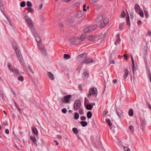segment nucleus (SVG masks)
<instances>
[{"instance_id":"nucleus-17","label":"nucleus","mask_w":151,"mask_h":151,"mask_svg":"<svg viewBox=\"0 0 151 151\" xmlns=\"http://www.w3.org/2000/svg\"><path fill=\"white\" fill-rule=\"evenodd\" d=\"M131 58L132 62V71L133 73H134V71L136 70V68H134V62L133 58L132 55H131Z\"/></svg>"},{"instance_id":"nucleus-61","label":"nucleus","mask_w":151,"mask_h":151,"mask_svg":"<svg viewBox=\"0 0 151 151\" xmlns=\"http://www.w3.org/2000/svg\"><path fill=\"white\" fill-rule=\"evenodd\" d=\"M130 18L132 19H133L134 18V14L133 13H130Z\"/></svg>"},{"instance_id":"nucleus-34","label":"nucleus","mask_w":151,"mask_h":151,"mask_svg":"<svg viewBox=\"0 0 151 151\" xmlns=\"http://www.w3.org/2000/svg\"><path fill=\"white\" fill-rule=\"evenodd\" d=\"M126 21L127 25L129 26H130V24L129 21V16L127 18Z\"/></svg>"},{"instance_id":"nucleus-62","label":"nucleus","mask_w":151,"mask_h":151,"mask_svg":"<svg viewBox=\"0 0 151 151\" xmlns=\"http://www.w3.org/2000/svg\"><path fill=\"white\" fill-rule=\"evenodd\" d=\"M78 88L80 90H81V91L82 90V87L81 84H79L78 86Z\"/></svg>"},{"instance_id":"nucleus-10","label":"nucleus","mask_w":151,"mask_h":151,"mask_svg":"<svg viewBox=\"0 0 151 151\" xmlns=\"http://www.w3.org/2000/svg\"><path fill=\"white\" fill-rule=\"evenodd\" d=\"M84 12L83 11L78 12L76 14V17L78 18H80L82 17L84 15Z\"/></svg>"},{"instance_id":"nucleus-49","label":"nucleus","mask_w":151,"mask_h":151,"mask_svg":"<svg viewBox=\"0 0 151 151\" xmlns=\"http://www.w3.org/2000/svg\"><path fill=\"white\" fill-rule=\"evenodd\" d=\"M64 114H65L67 112V110L65 108H63L61 111Z\"/></svg>"},{"instance_id":"nucleus-46","label":"nucleus","mask_w":151,"mask_h":151,"mask_svg":"<svg viewBox=\"0 0 151 151\" xmlns=\"http://www.w3.org/2000/svg\"><path fill=\"white\" fill-rule=\"evenodd\" d=\"M88 40L90 41H93L94 40V38L93 36H91L88 37Z\"/></svg>"},{"instance_id":"nucleus-25","label":"nucleus","mask_w":151,"mask_h":151,"mask_svg":"<svg viewBox=\"0 0 151 151\" xmlns=\"http://www.w3.org/2000/svg\"><path fill=\"white\" fill-rule=\"evenodd\" d=\"M92 116V113L91 111H88L87 112V117L90 119L91 118Z\"/></svg>"},{"instance_id":"nucleus-9","label":"nucleus","mask_w":151,"mask_h":151,"mask_svg":"<svg viewBox=\"0 0 151 151\" xmlns=\"http://www.w3.org/2000/svg\"><path fill=\"white\" fill-rule=\"evenodd\" d=\"M87 57V55L86 53H84L78 55L77 56V58L79 61H81L84 60Z\"/></svg>"},{"instance_id":"nucleus-33","label":"nucleus","mask_w":151,"mask_h":151,"mask_svg":"<svg viewBox=\"0 0 151 151\" xmlns=\"http://www.w3.org/2000/svg\"><path fill=\"white\" fill-rule=\"evenodd\" d=\"M44 0H41V3L40 4V6H39V9H41L43 6V4H44Z\"/></svg>"},{"instance_id":"nucleus-60","label":"nucleus","mask_w":151,"mask_h":151,"mask_svg":"<svg viewBox=\"0 0 151 151\" xmlns=\"http://www.w3.org/2000/svg\"><path fill=\"white\" fill-rule=\"evenodd\" d=\"M93 30L96 29L97 27V25L96 24L94 25L93 26H91Z\"/></svg>"},{"instance_id":"nucleus-20","label":"nucleus","mask_w":151,"mask_h":151,"mask_svg":"<svg viewBox=\"0 0 151 151\" xmlns=\"http://www.w3.org/2000/svg\"><path fill=\"white\" fill-rule=\"evenodd\" d=\"M85 106L86 108L88 110H91L93 108V106L90 104H87Z\"/></svg>"},{"instance_id":"nucleus-59","label":"nucleus","mask_w":151,"mask_h":151,"mask_svg":"<svg viewBox=\"0 0 151 151\" xmlns=\"http://www.w3.org/2000/svg\"><path fill=\"white\" fill-rule=\"evenodd\" d=\"M86 5L84 4L83 5V10L84 12H86L87 11V9H86Z\"/></svg>"},{"instance_id":"nucleus-39","label":"nucleus","mask_w":151,"mask_h":151,"mask_svg":"<svg viewBox=\"0 0 151 151\" xmlns=\"http://www.w3.org/2000/svg\"><path fill=\"white\" fill-rule=\"evenodd\" d=\"M86 37V35L85 34L82 35L81 37L80 38L81 40V41L82 42Z\"/></svg>"},{"instance_id":"nucleus-63","label":"nucleus","mask_w":151,"mask_h":151,"mask_svg":"<svg viewBox=\"0 0 151 151\" xmlns=\"http://www.w3.org/2000/svg\"><path fill=\"white\" fill-rule=\"evenodd\" d=\"M89 27V32H91L93 31V28L91 26L88 27Z\"/></svg>"},{"instance_id":"nucleus-40","label":"nucleus","mask_w":151,"mask_h":151,"mask_svg":"<svg viewBox=\"0 0 151 151\" xmlns=\"http://www.w3.org/2000/svg\"><path fill=\"white\" fill-rule=\"evenodd\" d=\"M42 40L40 37H38V47H39V46L40 45L42 44Z\"/></svg>"},{"instance_id":"nucleus-18","label":"nucleus","mask_w":151,"mask_h":151,"mask_svg":"<svg viewBox=\"0 0 151 151\" xmlns=\"http://www.w3.org/2000/svg\"><path fill=\"white\" fill-rule=\"evenodd\" d=\"M119 35H120L119 34H118L117 35V38L115 42V44L116 45H117L118 44H119L120 42V39L119 38Z\"/></svg>"},{"instance_id":"nucleus-4","label":"nucleus","mask_w":151,"mask_h":151,"mask_svg":"<svg viewBox=\"0 0 151 151\" xmlns=\"http://www.w3.org/2000/svg\"><path fill=\"white\" fill-rule=\"evenodd\" d=\"M7 67L9 70L11 71H12L16 74H17L19 73V71L17 69L13 66H12L11 64L8 63L7 64Z\"/></svg>"},{"instance_id":"nucleus-19","label":"nucleus","mask_w":151,"mask_h":151,"mask_svg":"<svg viewBox=\"0 0 151 151\" xmlns=\"http://www.w3.org/2000/svg\"><path fill=\"white\" fill-rule=\"evenodd\" d=\"M47 74L49 78L51 80H53L54 79L53 75L50 72H48Z\"/></svg>"},{"instance_id":"nucleus-22","label":"nucleus","mask_w":151,"mask_h":151,"mask_svg":"<svg viewBox=\"0 0 151 151\" xmlns=\"http://www.w3.org/2000/svg\"><path fill=\"white\" fill-rule=\"evenodd\" d=\"M103 19V17L101 16H100L98 17L96 19V21L97 22H101Z\"/></svg>"},{"instance_id":"nucleus-36","label":"nucleus","mask_w":151,"mask_h":151,"mask_svg":"<svg viewBox=\"0 0 151 151\" xmlns=\"http://www.w3.org/2000/svg\"><path fill=\"white\" fill-rule=\"evenodd\" d=\"M73 133L75 134H76L78 132L77 129L76 128H73L72 129Z\"/></svg>"},{"instance_id":"nucleus-41","label":"nucleus","mask_w":151,"mask_h":151,"mask_svg":"<svg viewBox=\"0 0 151 151\" xmlns=\"http://www.w3.org/2000/svg\"><path fill=\"white\" fill-rule=\"evenodd\" d=\"M26 3L24 1L21 2L20 4V6L22 7H24L25 6Z\"/></svg>"},{"instance_id":"nucleus-56","label":"nucleus","mask_w":151,"mask_h":151,"mask_svg":"<svg viewBox=\"0 0 151 151\" xmlns=\"http://www.w3.org/2000/svg\"><path fill=\"white\" fill-rule=\"evenodd\" d=\"M124 148L125 151H130L129 148L126 147H124Z\"/></svg>"},{"instance_id":"nucleus-44","label":"nucleus","mask_w":151,"mask_h":151,"mask_svg":"<svg viewBox=\"0 0 151 151\" xmlns=\"http://www.w3.org/2000/svg\"><path fill=\"white\" fill-rule=\"evenodd\" d=\"M83 63H82V62L79 65L77 69V70H80L82 68V66L83 65Z\"/></svg>"},{"instance_id":"nucleus-35","label":"nucleus","mask_w":151,"mask_h":151,"mask_svg":"<svg viewBox=\"0 0 151 151\" xmlns=\"http://www.w3.org/2000/svg\"><path fill=\"white\" fill-rule=\"evenodd\" d=\"M109 22V19L108 18H105L104 21H103V22H104V24L105 25L106 24H107L108 22Z\"/></svg>"},{"instance_id":"nucleus-15","label":"nucleus","mask_w":151,"mask_h":151,"mask_svg":"<svg viewBox=\"0 0 151 151\" xmlns=\"http://www.w3.org/2000/svg\"><path fill=\"white\" fill-rule=\"evenodd\" d=\"M44 22V19L43 17L42 16H41L40 17V24L41 26L43 25V23Z\"/></svg>"},{"instance_id":"nucleus-43","label":"nucleus","mask_w":151,"mask_h":151,"mask_svg":"<svg viewBox=\"0 0 151 151\" xmlns=\"http://www.w3.org/2000/svg\"><path fill=\"white\" fill-rule=\"evenodd\" d=\"M27 6L29 7L32 6V4L29 1L27 2Z\"/></svg>"},{"instance_id":"nucleus-42","label":"nucleus","mask_w":151,"mask_h":151,"mask_svg":"<svg viewBox=\"0 0 151 151\" xmlns=\"http://www.w3.org/2000/svg\"><path fill=\"white\" fill-rule=\"evenodd\" d=\"M89 102V101L87 98L86 97L85 98L84 104L85 106H86V104Z\"/></svg>"},{"instance_id":"nucleus-55","label":"nucleus","mask_w":151,"mask_h":151,"mask_svg":"<svg viewBox=\"0 0 151 151\" xmlns=\"http://www.w3.org/2000/svg\"><path fill=\"white\" fill-rule=\"evenodd\" d=\"M124 24V23H121L119 25V28L120 29H122V27L123 26Z\"/></svg>"},{"instance_id":"nucleus-54","label":"nucleus","mask_w":151,"mask_h":151,"mask_svg":"<svg viewBox=\"0 0 151 151\" xmlns=\"http://www.w3.org/2000/svg\"><path fill=\"white\" fill-rule=\"evenodd\" d=\"M108 32L107 31V32H106L104 33L103 38H105L108 35Z\"/></svg>"},{"instance_id":"nucleus-31","label":"nucleus","mask_w":151,"mask_h":151,"mask_svg":"<svg viewBox=\"0 0 151 151\" xmlns=\"http://www.w3.org/2000/svg\"><path fill=\"white\" fill-rule=\"evenodd\" d=\"M70 58V56L67 54H64V58L65 59H69Z\"/></svg>"},{"instance_id":"nucleus-30","label":"nucleus","mask_w":151,"mask_h":151,"mask_svg":"<svg viewBox=\"0 0 151 151\" xmlns=\"http://www.w3.org/2000/svg\"><path fill=\"white\" fill-rule=\"evenodd\" d=\"M129 115L131 116H132L133 115V111L132 109H130L128 112Z\"/></svg>"},{"instance_id":"nucleus-26","label":"nucleus","mask_w":151,"mask_h":151,"mask_svg":"<svg viewBox=\"0 0 151 151\" xmlns=\"http://www.w3.org/2000/svg\"><path fill=\"white\" fill-rule=\"evenodd\" d=\"M83 77L84 78H87L89 76V74L87 72H85L83 75Z\"/></svg>"},{"instance_id":"nucleus-58","label":"nucleus","mask_w":151,"mask_h":151,"mask_svg":"<svg viewBox=\"0 0 151 151\" xmlns=\"http://www.w3.org/2000/svg\"><path fill=\"white\" fill-rule=\"evenodd\" d=\"M28 69L32 73H34V72L32 71V68H31V67L30 66H28Z\"/></svg>"},{"instance_id":"nucleus-8","label":"nucleus","mask_w":151,"mask_h":151,"mask_svg":"<svg viewBox=\"0 0 151 151\" xmlns=\"http://www.w3.org/2000/svg\"><path fill=\"white\" fill-rule=\"evenodd\" d=\"M13 47L15 51L16 55L20 54L19 49L16 43H14L13 44Z\"/></svg>"},{"instance_id":"nucleus-28","label":"nucleus","mask_w":151,"mask_h":151,"mask_svg":"<svg viewBox=\"0 0 151 151\" xmlns=\"http://www.w3.org/2000/svg\"><path fill=\"white\" fill-rule=\"evenodd\" d=\"M126 15V14L124 11H123L122 12L120 17H121L124 18L125 17Z\"/></svg>"},{"instance_id":"nucleus-5","label":"nucleus","mask_w":151,"mask_h":151,"mask_svg":"<svg viewBox=\"0 0 151 151\" xmlns=\"http://www.w3.org/2000/svg\"><path fill=\"white\" fill-rule=\"evenodd\" d=\"M38 48L44 56L47 55V52L45 47L43 44L40 45Z\"/></svg>"},{"instance_id":"nucleus-12","label":"nucleus","mask_w":151,"mask_h":151,"mask_svg":"<svg viewBox=\"0 0 151 151\" xmlns=\"http://www.w3.org/2000/svg\"><path fill=\"white\" fill-rule=\"evenodd\" d=\"M16 56L20 63L23 64L24 61L22 56L21 55V53L16 55Z\"/></svg>"},{"instance_id":"nucleus-29","label":"nucleus","mask_w":151,"mask_h":151,"mask_svg":"<svg viewBox=\"0 0 151 151\" xmlns=\"http://www.w3.org/2000/svg\"><path fill=\"white\" fill-rule=\"evenodd\" d=\"M79 117V114L77 112L74 113V118L75 119H77Z\"/></svg>"},{"instance_id":"nucleus-47","label":"nucleus","mask_w":151,"mask_h":151,"mask_svg":"<svg viewBox=\"0 0 151 151\" xmlns=\"http://www.w3.org/2000/svg\"><path fill=\"white\" fill-rule=\"evenodd\" d=\"M129 128L131 132H134V127L133 126L131 125L129 126Z\"/></svg>"},{"instance_id":"nucleus-2","label":"nucleus","mask_w":151,"mask_h":151,"mask_svg":"<svg viewBox=\"0 0 151 151\" xmlns=\"http://www.w3.org/2000/svg\"><path fill=\"white\" fill-rule=\"evenodd\" d=\"M97 95V90L96 88H91L89 89V93L88 94V97H90L91 95L96 97Z\"/></svg>"},{"instance_id":"nucleus-32","label":"nucleus","mask_w":151,"mask_h":151,"mask_svg":"<svg viewBox=\"0 0 151 151\" xmlns=\"http://www.w3.org/2000/svg\"><path fill=\"white\" fill-rule=\"evenodd\" d=\"M83 31L87 33L88 32H90L89 30V27H85L83 30Z\"/></svg>"},{"instance_id":"nucleus-21","label":"nucleus","mask_w":151,"mask_h":151,"mask_svg":"<svg viewBox=\"0 0 151 151\" xmlns=\"http://www.w3.org/2000/svg\"><path fill=\"white\" fill-rule=\"evenodd\" d=\"M116 112L119 118H120L121 117V116L123 114V112L122 110H120V111H119L116 110Z\"/></svg>"},{"instance_id":"nucleus-3","label":"nucleus","mask_w":151,"mask_h":151,"mask_svg":"<svg viewBox=\"0 0 151 151\" xmlns=\"http://www.w3.org/2000/svg\"><path fill=\"white\" fill-rule=\"evenodd\" d=\"M71 97V95H67L64 96V99L62 98L61 99V101L64 103H68L70 100Z\"/></svg>"},{"instance_id":"nucleus-53","label":"nucleus","mask_w":151,"mask_h":151,"mask_svg":"<svg viewBox=\"0 0 151 151\" xmlns=\"http://www.w3.org/2000/svg\"><path fill=\"white\" fill-rule=\"evenodd\" d=\"M79 113L81 114L82 115V114H83V110L82 109H79Z\"/></svg>"},{"instance_id":"nucleus-16","label":"nucleus","mask_w":151,"mask_h":151,"mask_svg":"<svg viewBox=\"0 0 151 151\" xmlns=\"http://www.w3.org/2000/svg\"><path fill=\"white\" fill-rule=\"evenodd\" d=\"M135 9L136 12L137 13H138L139 11H141L140 7L139 5L137 4L135 5Z\"/></svg>"},{"instance_id":"nucleus-48","label":"nucleus","mask_w":151,"mask_h":151,"mask_svg":"<svg viewBox=\"0 0 151 151\" xmlns=\"http://www.w3.org/2000/svg\"><path fill=\"white\" fill-rule=\"evenodd\" d=\"M27 10L30 13H32L34 11V10L32 9L31 8L29 7L27 8Z\"/></svg>"},{"instance_id":"nucleus-45","label":"nucleus","mask_w":151,"mask_h":151,"mask_svg":"<svg viewBox=\"0 0 151 151\" xmlns=\"http://www.w3.org/2000/svg\"><path fill=\"white\" fill-rule=\"evenodd\" d=\"M18 79L21 81H22L24 80V77L22 76H19L18 78Z\"/></svg>"},{"instance_id":"nucleus-38","label":"nucleus","mask_w":151,"mask_h":151,"mask_svg":"<svg viewBox=\"0 0 151 151\" xmlns=\"http://www.w3.org/2000/svg\"><path fill=\"white\" fill-rule=\"evenodd\" d=\"M106 122L108 123L109 126H111L112 125V124L111 122V121L109 119H107L106 121Z\"/></svg>"},{"instance_id":"nucleus-24","label":"nucleus","mask_w":151,"mask_h":151,"mask_svg":"<svg viewBox=\"0 0 151 151\" xmlns=\"http://www.w3.org/2000/svg\"><path fill=\"white\" fill-rule=\"evenodd\" d=\"M81 125L83 127H85L87 125V122L86 121H81L80 122Z\"/></svg>"},{"instance_id":"nucleus-51","label":"nucleus","mask_w":151,"mask_h":151,"mask_svg":"<svg viewBox=\"0 0 151 151\" xmlns=\"http://www.w3.org/2000/svg\"><path fill=\"white\" fill-rule=\"evenodd\" d=\"M80 118L81 120L84 121L86 120V117L85 116H81Z\"/></svg>"},{"instance_id":"nucleus-64","label":"nucleus","mask_w":151,"mask_h":151,"mask_svg":"<svg viewBox=\"0 0 151 151\" xmlns=\"http://www.w3.org/2000/svg\"><path fill=\"white\" fill-rule=\"evenodd\" d=\"M5 133L7 134H8L9 133V130L8 129H6L5 130Z\"/></svg>"},{"instance_id":"nucleus-11","label":"nucleus","mask_w":151,"mask_h":151,"mask_svg":"<svg viewBox=\"0 0 151 151\" xmlns=\"http://www.w3.org/2000/svg\"><path fill=\"white\" fill-rule=\"evenodd\" d=\"M141 125L142 127V130H144V128L146 124L145 120V119H142L140 121Z\"/></svg>"},{"instance_id":"nucleus-6","label":"nucleus","mask_w":151,"mask_h":151,"mask_svg":"<svg viewBox=\"0 0 151 151\" xmlns=\"http://www.w3.org/2000/svg\"><path fill=\"white\" fill-rule=\"evenodd\" d=\"M81 39L79 37L73 38L71 39V41L73 44L77 45L82 42L81 40Z\"/></svg>"},{"instance_id":"nucleus-57","label":"nucleus","mask_w":151,"mask_h":151,"mask_svg":"<svg viewBox=\"0 0 151 151\" xmlns=\"http://www.w3.org/2000/svg\"><path fill=\"white\" fill-rule=\"evenodd\" d=\"M90 1L92 3H94L97 2L99 0H90Z\"/></svg>"},{"instance_id":"nucleus-1","label":"nucleus","mask_w":151,"mask_h":151,"mask_svg":"<svg viewBox=\"0 0 151 151\" xmlns=\"http://www.w3.org/2000/svg\"><path fill=\"white\" fill-rule=\"evenodd\" d=\"M24 17L28 25L31 28L32 32L34 36L35 37V40L37 43H38V41H37V38L38 36V34L37 33V32L35 31V29L33 27V23L32 21L27 15L25 16Z\"/></svg>"},{"instance_id":"nucleus-52","label":"nucleus","mask_w":151,"mask_h":151,"mask_svg":"<svg viewBox=\"0 0 151 151\" xmlns=\"http://www.w3.org/2000/svg\"><path fill=\"white\" fill-rule=\"evenodd\" d=\"M108 113V111H104L103 112L102 115L103 116H105Z\"/></svg>"},{"instance_id":"nucleus-13","label":"nucleus","mask_w":151,"mask_h":151,"mask_svg":"<svg viewBox=\"0 0 151 151\" xmlns=\"http://www.w3.org/2000/svg\"><path fill=\"white\" fill-rule=\"evenodd\" d=\"M93 62V61L92 59L90 58H87L86 60H84L82 62V63H85L86 64H88Z\"/></svg>"},{"instance_id":"nucleus-37","label":"nucleus","mask_w":151,"mask_h":151,"mask_svg":"<svg viewBox=\"0 0 151 151\" xmlns=\"http://www.w3.org/2000/svg\"><path fill=\"white\" fill-rule=\"evenodd\" d=\"M138 13L141 17H144V13L142 11H140L138 12Z\"/></svg>"},{"instance_id":"nucleus-14","label":"nucleus","mask_w":151,"mask_h":151,"mask_svg":"<svg viewBox=\"0 0 151 151\" xmlns=\"http://www.w3.org/2000/svg\"><path fill=\"white\" fill-rule=\"evenodd\" d=\"M30 139L34 144H35L36 145L37 142L36 139L35 137L33 136H30Z\"/></svg>"},{"instance_id":"nucleus-50","label":"nucleus","mask_w":151,"mask_h":151,"mask_svg":"<svg viewBox=\"0 0 151 151\" xmlns=\"http://www.w3.org/2000/svg\"><path fill=\"white\" fill-rule=\"evenodd\" d=\"M144 12L146 16V18H147L148 17V14L146 10H144Z\"/></svg>"},{"instance_id":"nucleus-23","label":"nucleus","mask_w":151,"mask_h":151,"mask_svg":"<svg viewBox=\"0 0 151 151\" xmlns=\"http://www.w3.org/2000/svg\"><path fill=\"white\" fill-rule=\"evenodd\" d=\"M32 130L33 134H37L38 132L37 128L35 127H32Z\"/></svg>"},{"instance_id":"nucleus-7","label":"nucleus","mask_w":151,"mask_h":151,"mask_svg":"<svg viewBox=\"0 0 151 151\" xmlns=\"http://www.w3.org/2000/svg\"><path fill=\"white\" fill-rule=\"evenodd\" d=\"M81 102L78 100H77L75 102L73 105V108L75 109H78L81 106Z\"/></svg>"},{"instance_id":"nucleus-27","label":"nucleus","mask_w":151,"mask_h":151,"mask_svg":"<svg viewBox=\"0 0 151 151\" xmlns=\"http://www.w3.org/2000/svg\"><path fill=\"white\" fill-rule=\"evenodd\" d=\"M128 71L127 69H126L125 70V72L124 73V79H125L128 76Z\"/></svg>"}]
</instances>
